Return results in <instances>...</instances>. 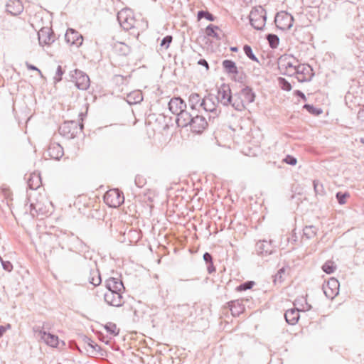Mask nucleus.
Here are the masks:
<instances>
[{"mask_svg": "<svg viewBox=\"0 0 364 364\" xmlns=\"http://www.w3.org/2000/svg\"><path fill=\"white\" fill-rule=\"evenodd\" d=\"M232 97V107L237 111H242L255 101V95L250 87L246 86L235 92Z\"/></svg>", "mask_w": 364, "mask_h": 364, "instance_id": "1", "label": "nucleus"}, {"mask_svg": "<svg viewBox=\"0 0 364 364\" xmlns=\"http://www.w3.org/2000/svg\"><path fill=\"white\" fill-rule=\"evenodd\" d=\"M298 60L291 55H281L278 59V68L282 75L293 76L298 64Z\"/></svg>", "mask_w": 364, "mask_h": 364, "instance_id": "2", "label": "nucleus"}, {"mask_svg": "<svg viewBox=\"0 0 364 364\" xmlns=\"http://www.w3.org/2000/svg\"><path fill=\"white\" fill-rule=\"evenodd\" d=\"M249 20L251 26L255 29L262 30L265 26L267 20L266 11L261 6L252 8L249 14Z\"/></svg>", "mask_w": 364, "mask_h": 364, "instance_id": "3", "label": "nucleus"}, {"mask_svg": "<svg viewBox=\"0 0 364 364\" xmlns=\"http://www.w3.org/2000/svg\"><path fill=\"white\" fill-rule=\"evenodd\" d=\"M234 94H232L230 85L223 83L218 89L217 92V103H220L223 106L231 105L232 107V100Z\"/></svg>", "mask_w": 364, "mask_h": 364, "instance_id": "4", "label": "nucleus"}, {"mask_svg": "<svg viewBox=\"0 0 364 364\" xmlns=\"http://www.w3.org/2000/svg\"><path fill=\"white\" fill-rule=\"evenodd\" d=\"M123 193L119 189H110L104 196V201L112 208L119 207L124 203Z\"/></svg>", "mask_w": 364, "mask_h": 364, "instance_id": "5", "label": "nucleus"}, {"mask_svg": "<svg viewBox=\"0 0 364 364\" xmlns=\"http://www.w3.org/2000/svg\"><path fill=\"white\" fill-rule=\"evenodd\" d=\"M117 20L120 26L126 31H129L134 26L135 19L129 9H123L117 14Z\"/></svg>", "mask_w": 364, "mask_h": 364, "instance_id": "6", "label": "nucleus"}, {"mask_svg": "<svg viewBox=\"0 0 364 364\" xmlns=\"http://www.w3.org/2000/svg\"><path fill=\"white\" fill-rule=\"evenodd\" d=\"M70 77L79 90H86L89 88L90 85V78L82 71L76 69L70 73Z\"/></svg>", "mask_w": 364, "mask_h": 364, "instance_id": "7", "label": "nucleus"}, {"mask_svg": "<svg viewBox=\"0 0 364 364\" xmlns=\"http://www.w3.org/2000/svg\"><path fill=\"white\" fill-rule=\"evenodd\" d=\"M83 125L80 126V129H82ZM79 130L78 124L75 121L65 122L59 127V133L60 135L68 138L73 139L77 134Z\"/></svg>", "mask_w": 364, "mask_h": 364, "instance_id": "8", "label": "nucleus"}, {"mask_svg": "<svg viewBox=\"0 0 364 364\" xmlns=\"http://www.w3.org/2000/svg\"><path fill=\"white\" fill-rule=\"evenodd\" d=\"M293 76H295L300 82L310 81L314 76L313 69L308 64H299L298 63L295 69V74Z\"/></svg>", "mask_w": 364, "mask_h": 364, "instance_id": "9", "label": "nucleus"}, {"mask_svg": "<svg viewBox=\"0 0 364 364\" xmlns=\"http://www.w3.org/2000/svg\"><path fill=\"white\" fill-rule=\"evenodd\" d=\"M274 21L277 28L281 30H289L293 26L294 17L287 12L282 11L276 15Z\"/></svg>", "mask_w": 364, "mask_h": 364, "instance_id": "10", "label": "nucleus"}, {"mask_svg": "<svg viewBox=\"0 0 364 364\" xmlns=\"http://www.w3.org/2000/svg\"><path fill=\"white\" fill-rule=\"evenodd\" d=\"M33 331L37 336L43 341L48 346L56 347L58 344V337L54 334L47 333L39 327H34Z\"/></svg>", "mask_w": 364, "mask_h": 364, "instance_id": "11", "label": "nucleus"}, {"mask_svg": "<svg viewBox=\"0 0 364 364\" xmlns=\"http://www.w3.org/2000/svg\"><path fill=\"white\" fill-rule=\"evenodd\" d=\"M124 291H106L104 295L105 302L113 306H121L124 304L122 293Z\"/></svg>", "mask_w": 364, "mask_h": 364, "instance_id": "12", "label": "nucleus"}, {"mask_svg": "<svg viewBox=\"0 0 364 364\" xmlns=\"http://www.w3.org/2000/svg\"><path fill=\"white\" fill-rule=\"evenodd\" d=\"M188 126H190L192 132L200 134L207 127L208 122L204 117L196 114V116L193 115L191 123Z\"/></svg>", "mask_w": 364, "mask_h": 364, "instance_id": "13", "label": "nucleus"}, {"mask_svg": "<svg viewBox=\"0 0 364 364\" xmlns=\"http://www.w3.org/2000/svg\"><path fill=\"white\" fill-rule=\"evenodd\" d=\"M38 41L41 46H49L53 43L55 37L51 28L48 27L42 28L38 33Z\"/></svg>", "mask_w": 364, "mask_h": 364, "instance_id": "14", "label": "nucleus"}, {"mask_svg": "<svg viewBox=\"0 0 364 364\" xmlns=\"http://www.w3.org/2000/svg\"><path fill=\"white\" fill-rule=\"evenodd\" d=\"M339 287V282L336 278L332 277L327 282L326 284L323 286V292L328 298L333 299L338 295Z\"/></svg>", "mask_w": 364, "mask_h": 364, "instance_id": "15", "label": "nucleus"}, {"mask_svg": "<svg viewBox=\"0 0 364 364\" xmlns=\"http://www.w3.org/2000/svg\"><path fill=\"white\" fill-rule=\"evenodd\" d=\"M200 108L203 109L205 112L213 113V117L218 115L217 103L215 102L214 97L211 95H208L202 99Z\"/></svg>", "mask_w": 364, "mask_h": 364, "instance_id": "16", "label": "nucleus"}, {"mask_svg": "<svg viewBox=\"0 0 364 364\" xmlns=\"http://www.w3.org/2000/svg\"><path fill=\"white\" fill-rule=\"evenodd\" d=\"M65 39L68 44L75 45L76 47L81 46L83 41L82 36L73 28L68 29Z\"/></svg>", "mask_w": 364, "mask_h": 364, "instance_id": "17", "label": "nucleus"}, {"mask_svg": "<svg viewBox=\"0 0 364 364\" xmlns=\"http://www.w3.org/2000/svg\"><path fill=\"white\" fill-rule=\"evenodd\" d=\"M274 248L272 242L267 240L259 241L256 244V251L259 255L267 256L274 252Z\"/></svg>", "mask_w": 364, "mask_h": 364, "instance_id": "18", "label": "nucleus"}, {"mask_svg": "<svg viewBox=\"0 0 364 364\" xmlns=\"http://www.w3.org/2000/svg\"><path fill=\"white\" fill-rule=\"evenodd\" d=\"M168 108L173 114L177 115L186 108V104L181 97H173L168 102Z\"/></svg>", "mask_w": 364, "mask_h": 364, "instance_id": "19", "label": "nucleus"}, {"mask_svg": "<svg viewBox=\"0 0 364 364\" xmlns=\"http://www.w3.org/2000/svg\"><path fill=\"white\" fill-rule=\"evenodd\" d=\"M193 117V114L189 113L186 110V109H183L177 114V118L176 120V124L178 127H186L189 125L190 123H191Z\"/></svg>", "mask_w": 364, "mask_h": 364, "instance_id": "20", "label": "nucleus"}, {"mask_svg": "<svg viewBox=\"0 0 364 364\" xmlns=\"http://www.w3.org/2000/svg\"><path fill=\"white\" fill-rule=\"evenodd\" d=\"M64 154L63 147L57 143H52L48 148L47 155L55 160H59Z\"/></svg>", "mask_w": 364, "mask_h": 364, "instance_id": "21", "label": "nucleus"}, {"mask_svg": "<svg viewBox=\"0 0 364 364\" xmlns=\"http://www.w3.org/2000/svg\"><path fill=\"white\" fill-rule=\"evenodd\" d=\"M107 291H124V287L121 279L110 277L106 281Z\"/></svg>", "mask_w": 364, "mask_h": 364, "instance_id": "22", "label": "nucleus"}, {"mask_svg": "<svg viewBox=\"0 0 364 364\" xmlns=\"http://www.w3.org/2000/svg\"><path fill=\"white\" fill-rule=\"evenodd\" d=\"M23 10V6L20 0H9L6 4V11L12 15H18Z\"/></svg>", "mask_w": 364, "mask_h": 364, "instance_id": "23", "label": "nucleus"}, {"mask_svg": "<svg viewBox=\"0 0 364 364\" xmlns=\"http://www.w3.org/2000/svg\"><path fill=\"white\" fill-rule=\"evenodd\" d=\"M243 301L244 299H237L228 303V307L230 308L232 316H239L244 311L245 307L242 304Z\"/></svg>", "mask_w": 364, "mask_h": 364, "instance_id": "24", "label": "nucleus"}, {"mask_svg": "<svg viewBox=\"0 0 364 364\" xmlns=\"http://www.w3.org/2000/svg\"><path fill=\"white\" fill-rule=\"evenodd\" d=\"M286 321L290 325L296 324L299 318V311L297 309H290L284 314Z\"/></svg>", "mask_w": 364, "mask_h": 364, "instance_id": "25", "label": "nucleus"}, {"mask_svg": "<svg viewBox=\"0 0 364 364\" xmlns=\"http://www.w3.org/2000/svg\"><path fill=\"white\" fill-rule=\"evenodd\" d=\"M127 102L129 105H135L143 100L142 92L140 90H134L127 95Z\"/></svg>", "mask_w": 364, "mask_h": 364, "instance_id": "26", "label": "nucleus"}, {"mask_svg": "<svg viewBox=\"0 0 364 364\" xmlns=\"http://www.w3.org/2000/svg\"><path fill=\"white\" fill-rule=\"evenodd\" d=\"M222 65L225 71L229 74H237L238 70L236 64L231 60H224Z\"/></svg>", "mask_w": 364, "mask_h": 364, "instance_id": "27", "label": "nucleus"}, {"mask_svg": "<svg viewBox=\"0 0 364 364\" xmlns=\"http://www.w3.org/2000/svg\"><path fill=\"white\" fill-rule=\"evenodd\" d=\"M41 185V177L36 174H31L28 180V186L32 191L37 190Z\"/></svg>", "mask_w": 364, "mask_h": 364, "instance_id": "28", "label": "nucleus"}, {"mask_svg": "<svg viewBox=\"0 0 364 364\" xmlns=\"http://www.w3.org/2000/svg\"><path fill=\"white\" fill-rule=\"evenodd\" d=\"M202 99L199 94L192 93L189 96L188 102L191 109L194 110L200 108V104L201 103Z\"/></svg>", "mask_w": 364, "mask_h": 364, "instance_id": "29", "label": "nucleus"}, {"mask_svg": "<svg viewBox=\"0 0 364 364\" xmlns=\"http://www.w3.org/2000/svg\"><path fill=\"white\" fill-rule=\"evenodd\" d=\"M114 48L116 52L119 53L120 55H127L130 52V48L124 43L117 42L114 43Z\"/></svg>", "mask_w": 364, "mask_h": 364, "instance_id": "30", "label": "nucleus"}, {"mask_svg": "<svg viewBox=\"0 0 364 364\" xmlns=\"http://www.w3.org/2000/svg\"><path fill=\"white\" fill-rule=\"evenodd\" d=\"M218 30H220L218 26L210 24L206 27L205 33V35L208 37H213L216 39H220L219 34L217 33Z\"/></svg>", "mask_w": 364, "mask_h": 364, "instance_id": "31", "label": "nucleus"}, {"mask_svg": "<svg viewBox=\"0 0 364 364\" xmlns=\"http://www.w3.org/2000/svg\"><path fill=\"white\" fill-rule=\"evenodd\" d=\"M316 234V228L315 226H306L303 230V235L307 239L314 237Z\"/></svg>", "mask_w": 364, "mask_h": 364, "instance_id": "32", "label": "nucleus"}, {"mask_svg": "<svg viewBox=\"0 0 364 364\" xmlns=\"http://www.w3.org/2000/svg\"><path fill=\"white\" fill-rule=\"evenodd\" d=\"M105 328L107 330L108 333H109L111 335L114 336H117L119 332V330L117 328L116 324L112 322L107 323L105 326Z\"/></svg>", "mask_w": 364, "mask_h": 364, "instance_id": "33", "label": "nucleus"}, {"mask_svg": "<svg viewBox=\"0 0 364 364\" xmlns=\"http://www.w3.org/2000/svg\"><path fill=\"white\" fill-rule=\"evenodd\" d=\"M197 17H198V20H200L201 18H205L210 21H215V16L212 14L209 13L207 11H203V10L199 11L198 12Z\"/></svg>", "mask_w": 364, "mask_h": 364, "instance_id": "34", "label": "nucleus"}, {"mask_svg": "<svg viewBox=\"0 0 364 364\" xmlns=\"http://www.w3.org/2000/svg\"><path fill=\"white\" fill-rule=\"evenodd\" d=\"M336 268V266L335 265L334 262L332 261H327L324 263V264L322 267V269L323 272H325L327 274H331L333 273Z\"/></svg>", "mask_w": 364, "mask_h": 364, "instance_id": "35", "label": "nucleus"}, {"mask_svg": "<svg viewBox=\"0 0 364 364\" xmlns=\"http://www.w3.org/2000/svg\"><path fill=\"white\" fill-rule=\"evenodd\" d=\"M267 39L271 48H275L277 47V46L279 44V39L277 35L268 34L267 36Z\"/></svg>", "mask_w": 364, "mask_h": 364, "instance_id": "36", "label": "nucleus"}, {"mask_svg": "<svg viewBox=\"0 0 364 364\" xmlns=\"http://www.w3.org/2000/svg\"><path fill=\"white\" fill-rule=\"evenodd\" d=\"M92 277L90 279V282L94 286H97L101 283L100 275L97 271L91 272Z\"/></svg>", "mask_w": 364, "mask_h": 364, "instance_id": "37", "label": "nucleus"}, {"mask_svg": "<svg viewBox=\"0 0 364 364\" xmlns=\"http://www.w3.org/2000/svg\"><path fill=\"white\" fill-rule=\"evenodd\" d=\"M243 50L245 55L251 60L258 62L257 58L255 56V55L253 53L251 47L248 45H245L243 47Z\"/></svg>", "mask_w": 364, "mask_h": 364, "instance_id": "38", "label": "nucleus"}, {"mask_svg": "<svg viewBox=\"0 0 364 364\" xmlns=\"http://www.w3.org/2000/svg\"><path fill=\"white\" fill-rule=\"evenodd\" d=\"M254 284H255L254 282H252V281L246 282L245 283L241 284L238 287H237L236 290L237 291H242L250 289L253 287Z\"/></svg>", "mask_w": 364, "mask_h": 364, "instance_id": "39", "label": "nucleus"}, {"mask_svg": "<svg viewBox=\"0 0 364 364\" xmlns=\"http://www.w3.org/2000/svg\"><path fill=\"white\" fill-rule=\"evenodd\" d=\"M172 40L173 37L171 36L168 35L165 36L161 42V47L166 50L169 47L171 43L172 42Z\"/></svg>", "mask_w": 364, "mask_h": 364, "instance_id": "40", "label": "nucleus"}, {"mask_svg": "<svg viewBox=\"0 0 364 364\" xmlns=\"http://www.w3.org/2000/svg\"><path fill=\"white\" fill-rule=\"evenodd\" d=\"M285 272L284 268L280 269L274 277V282L275 284L277 283H281L283 281V275Z\"/></svg>", "mask_w": 364, "mask_h": 364, "instance_id": "41", "label": "nucleus"}, {"mask_svg": "<svg viewBox=\"0 0 364 364\" xmlns=\"http://www.w3.org/2000/svg\"><path fill=\"white\" fill-rule=\"evenodd\" d=\"M305 109H306L309 113L314 114H319L321 113V111L320 109H316L311 105L306 104L303 107Z\"/></svg>", "mask_w": 364, "mask_h": 364, "instance_id": "42", "label": "nucleus"}, {"mask_svg": "<svg viewBox=\"0 0 364 364\" xmlns=\"http://www.w3.org/2000/svg\"><path fill=\"white\" fill-rule=\"evenodd\" d=\"M347 197H349V194L347 193L338 192L336 193V198L338 203L341 205L346 203V199Z\"/></svg>", "mask_w": 364, "mask_h": 364, "instance_id": "43", "label": "nucleus"}, {"mask_svg": "<svg viewBox=\"0 0 364 364\" xmlns=\"http://www.w3.org/2000/svg\"><path fill=\"white\" fill-rule=\"evenodd\" d=\"M64 71L62 69L60 65H58L55 72V75L54 76L55 82H58L62 80V75H63Z\"/></svg>", "mask_w": 364, "mask_h": 364, "instance_id": "44", "label": "nucleus"}, {"mask_svg": "<svg viewBox=\"0 0 364 364\" xmlns=\"http://www.w3.org/2000/svg\"><path fill=\"white\" fill-rule=\"evenodd\" d=\"M279 84L281 85V87L283 90H287V91L291 90V84L288 81H287L284 78L280 77L279 79Z\"/></svg>", "mask_w": 364, "mask_h": 364, "instance_id": "45", "label": "nucleus"}, {"mask_svg": "<svg viewBox=\"0 0 364 364\" xmlns=\"http://www.w3.org/2000/svg\"><path fill=\"white\" fill-rule=\"evenodd\" d=\"M0 262H1L2 267L4 270L11 272L13 269V265L9 261H4L2 258L0 257Z\"/></svg>", "mask_w": 364, "mask_h": 364, "instance_id": "46", "label": "nucleus"}, {"mask_svg": "<svg viewBox=\"0 0 364 364\" xmlns=\"http://www.w3.org/2000/svg\"><path fill=\"white\" fill-rule=\"evenodd\" d=\"M31 207V214L33 215V210H35L36 213L41 210V204L40 202L37 201L36 203L32 202L30 205Z\"/></svg>", "mask_w": 364, "mask_h": 364, "instance_id": "47", "label": "nucleus"}, {"mask_svg": "<svg viewBox=\"0 0 364 364\" xmlns=\"http://www.w3.org/2000/svg\"><path fill=\"white\" fill-rule=\"evenodd\" d=\"M284 161L287 164L294 166L296 164L297 160L295 157L290 155H287L284 159Z\"/></svg>", "mask_w": 364, "mask_h": 364, "instance_id": "48", "label": "nucleus"}, {"mask_svg": "<svg viewBox=\"0 0 364 364\" xmlns=\"http://www.w3.org/2000/svg\"><path fill=\"white\" fill-rule=\"evenodd\" d=\"M26 68L28 69V70H35V71H37L38 73V74L43 77V75H42V73L41 71L37 68L36 67L35 65H33L30 63H28V62L26 63Z\"/></svg>", "mask_w": 364, "mask_h": 364, "instance_id": "49", "label": "nucleus"}, {"mask_svg": "<svg viewBox=\"0 0 364 364\" xmlns=\"http://www.w3.org/2000/svg\"><path fill=\"white\" fill-rule=\"evenodd\" d=\"M203 259L205 261L207 264L213 262L212 255L208 252H205L203 255Z\"/></svg>", "mask_w": 364, "mask_h": 364, "instance_id": "50", "label": "nucleus"}, {"mask_svg": "<svg viewBox=\"0 0 364 364\" xmlns=\"http://www.w3.org/2000/svg\"><path fill=\"white\" fill-rule=\"evenodd\" d=\"M294 94L298 96V97H300L304 101H306L307 99H306V97L305 96V95L300 90H296L294 91Z\"/></svg>", "mask_w": 364, "mask_h": 364, "instance_id": "51", "label": "nucleus"}, {"mask_svg": "<svg viewBox=\"0 0 364 364\" xmlns=\"http://www.w3.org/2000/svg\"><path fill=\"white\" fill-rule=\"evenodd\" d=\"M313 184H314V191L316 193H319L320 190H319V187H322V185L320 184L318 181H314L313 182Z\"/></svg>", "mask_w": 364, "mask_h": 364, "instance_id": "52", "label": "nucleus"}, {"mask_svg": "<svg viewBox=\"0 0 364 364\" xmlns=\"http://www.w3.org/2000/svg\"><path fill=\"white\" fill-rule=\"evenodd\" d=\"M198 64L200 65H203V66H205L207 70H208V68H209L208 63V62L205 59L199 60L198 62Z\"/></svg>", "mask_w": 364, "mask_h": 364, "instance_id": "53", "label": "nucleus"}, {"mask_svg": "<svg viewBox=\"0 0 364 364\" xmlns=\"http://www.w3.org/2000/svg\"><path fill=\"white\" fill-rule=\"evenodd\" d=\"M358 119L364 120V108L360 109L358 112Z\"/></svg>", "mask_w": 364, "mask_h": 364, "instance_id": "54", "label": "nucleus"}, {"mask_svg": "<svg viewBox=\"0 0 364 364\" xmlns=\"http://www.w3.org/2000/svg\"><path fill=\"white\" fill-rule=\"evenodd\" d=\"M208 273H210V274H211V273H213V272L215 271V268L213 266V262L208 264Z\"/></svg>", "mask_w": 364, "mask_h": 364, "instance_id": "55", "label": "nucleus"}, {"mask_svg": "<svg viewBox=\"0 0 364 364\" xmlns=\"http://www.w3.org/2000/svg\"><path fill=\"white\" fill-rule=\"evenodd\" d=\"M140 179H141V178H140V177H136V178H135V183H136V185L138 187H141V186H143V185H142L143 181H140Z\"/></svg>", "mask_w": 364, "mask_h": 364, "instance_id": "56", "label": "nucleus"}, {"mask_svg": "<svg viewBox=\"0 0 364 364\" xmlns=\"http://www.w3.org/2000/svg\"><path fill=\"white\" fill-rule=\"evenodd\" d=\"M6 331V328L3 326H0V338L4 335Z\"/></svg>", "mask_w": 364, "mask_h": 364, "instance_id": "57", "label": "nucleus"}, {"mask_svg": "<svg viewBox=\"0 0 364 364\" xmlns=\"http://www.w3.org/2000/svg\"><path fill=\"white\" fill-rule=\"evenodd\" d=\"M89 346L94 349H95L96 347H98L97 344H92V341H91V343H89Z\"/></svg>", "mask_w": 364, "mask_h": 364, "instance_id": "58", "label": "nucleus"}, {"mask_svg": "<svg viewBox=\"0 0 364 364\" xmlns=\"http://www.w3.org/2000/svg\"><path fill=\"white\" fill-rule=\"evenodd\" d=\"M129 233H132V234H138V232L136 231V230H134V231H130Z\"/></svg>", "mask_w": 364, "mask_h": 364, "instance_id": "59", "label": "nucleus"}, {"mask_svg": "<svg viewBox=\"0 0 364 364\" xmlns=\"http://www.w3.org/2000/svg\"><path fill=\"white\" fill-rule=\"evenodd\" d=\"M360 142H361V143H363V144H364V138H361V139H360Z\"/></svg>", "mask_w": 364, "mask_h": 364, "instance_id": "60", "label": "nucleus"}, {"mask_svg": "<svg viewBox=\"0 0 364 364\" xmlns=\"http://www.w3.org/2000/svg\"><path fill=\"white\" fill-rule=\"evenodd\" d=\"M232 50H237V48H232Z\"/></svg>", "mask_w": 364, "mask_h": 364, "instance_id": "61", "label": "nucleus"}, {"mask_svg": "<svg viewBox=\"0 0 364 364\" xmlns=\"http://www.w3.org/2000/svg\"><path fill=\"white\" fill-rule=\"evenodd\" d=\"M102 341H104V340H102ZM105 343H107V344L108 343V341H105Z\"/></svg>", "mask_w": 364, "mask_h": 364, "instance_id": "62", "label": "nucleus"}]
</instances>
